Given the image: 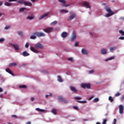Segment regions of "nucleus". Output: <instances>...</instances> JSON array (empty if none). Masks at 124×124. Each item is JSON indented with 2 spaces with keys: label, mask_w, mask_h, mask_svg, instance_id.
<instances>
[{
  "label": "nucleus",
  "mask_w": 124,
  "mask_h": 124,
  "mask_svg": "<svg viewBox=\"0 0 124 124\" xmlns=\"http://www.w3.org/2000/svg\"><path fill=\"white\" fill-rule=\"evenodd\" d=\"M105 10L107 11V12H108V14H107L105 15V17H110L112 16V15H113L114 13H113V11L111 10V8L109 7H105Z\"/></svg>",
  "instance_id": "f257e3e1"
},
{
  "label": "nucleus",
  "mask_w": 124,
  "mask_h": 124,
  "mask_svg": "<svg viewBox=\"0 0 124 124\" xmlns=\"http://www.w3.org/2000/svg\"><path fill=\"white\" fill-rule=\"evenodd\" d=\"M34 35H36L38 37H41L45 36V34L41 32H35L33 33Z\"/></svg>",
  "instance_id": "f03ea898"
},
{
  "label": "nucleus",
  "mask_w": 124,
  "mask_h": 124,
  "mask_svg": "<svg viewBox=\"0 0 124 124\" xmlns=\"http://www.w3.org/2000/svg\"><path fill=\"white\" fill-rule=\"evenodd\" d=\"M81 87L83 89H91V84L90 83H82L81 84Z\"/></svg>",
  "instance_id": "7ed1b4c3"
},
{
  "label": "nucleus",
  "mask_w": 124,
  "mask_h": 124,
  "mask_svg": "<svg viewBox=\"0 0 124 124\" xmlns=\"http://www.w3.org/2000/svg\"><path fill=\"white\" fill-rule=\"evenodd\" d=\"M34 47L36 48V49H43L44 48V46L43 45L40 43L36 44L34 45Z\"/></svg>",
  "instance_id": "20e7f679"
},
{
  "label": "nucleus",
  "mask_w": 124,
  "mask_h": 124,
  "mask_svg": "<svg viewBox=\"0 0 124 124\" xmlns=\"http://www.w3.org/2000/svg\"><path fill=\"white\" fill-rule=\"evenodd\" d=\"M58 99L59 100H60V101H62V102H64V103L66 104L68 103V102L67 101V100H65L64 98H63V97L62 96H59L58 97Z\"/></svg>",
  "instance_id": "39448f33"
},
{
  "label": "nucleus",
  "mask_w": 124,
  "mask_h": 124,
  "mask_svg": "<svg viewBox=\"0 0 124 124\" xmlns=\"http://www.w3.org/2000/svg\"><path fill=\"white\" fill-rule=\"evenodd\" d=\"M53 28L52 27H48L46 29H44V31H45V32H46L47 33H49V32H51L52 31H53Z\"/></svg>",
  "instance_id": "423d86ee"
},
{
  "label": "nucleus",
  "mask_w": 124,
  "mask_h": 124,
  "mask_svg": "<svg viewBox=\"0 0 124 124\" xmlns=\"http://www.w3.org/2000/svg\"><path fill=\"white\" fill-rule=\"evenodd\" d=\"M49 16V13H46V14L44 15H42L39 17V20H42V19H44V18H45V17H47Z\"/></svg>",
  "instance_id": "0eeeda50"
},
{
  "label": "nucleus",
  "mask_w": 124,
  "mask_h": 124,
  "mask_svg": "<svg viewBox=\"0 0 124 124\" xmlns=\"http://www.w3.org/2000/svg\"><path fill=\"white\" fill-rule=\"evenodd\" d=\"M120 114H124V106L120 105L119 106Z\"/></svg>",
  "instance_id": "6e6552de"
},
{
  "label": "nucleus",
  "mask_w": 124,
  "mask_h": 124,
  "mask_svg": "<svg viewBox=\"0 0 124 124\" xmlns=\"http://www.w3.org/2000/svg\"><path fill=\"white\" fill-rule=\"evenodd\" d=\"M83 5H84V6L86 7V8H90L91 9V6H90V4L89 2L87 1H84L82 2Z\"/></svg>",
  "instance_id": "1a4fd4ad"
},
{
  "label": "nucleus",
  "mask_w": 124,
  "mask_h": 124,
  "mask_svg": "<svg viewBox=\"0 0 124 124\" xmlns=\"http://www.w3.org/2000/svg\"><path fill=\"white\" fill-rule=\"evenodd\" d=\"M30 50L35 54H38V53H39V52L37 50L35 49V48L33 46H31Z\"/></svg>",
  "instance_id": "9d476101"
},
{
  "label": "nucleus",
  "mask_w": 124,
  "mask_h": 124,
  "mask_svg": "<svg viewBox=\"0 0 124 124\" xmlns=\"http://www.w3.org/2000/svg\"><path fill=\"white\" fill-rule=\"evenodd\" d=\"M70 90L72 91L74 93H77V89H76V88L75 87H74V86H70Z\"/></svg>",
  "instance_id": "9b49d317"
},
{
  "label": "nucleus",
  "mask_w": 124,
  "mask_h": 124,
  "mask_svg": "<svg viewBox=\"0 0 124 124\" xmlns=\"http://www.w3.org/2000/svg\"><path fill=\"white\" fill-rule=\"evenodd\" d=\"M76 33L75 32H73L72 37L71 38V41H74V40H76Z\"/></svg>",
  "instance_id": "f8f14e48"
},
{
  "label": "nucleus",
  "mask_w": 124,
  "mask_h": 124,
  "mask_svg": "<svg viewBox=\"0 0 124 124\" xmlns=\"http://www.w3.org/2000/svg\"><path fill=\"white\" fill-rule=\"evenodd\" d=\"M76 15L75 14L73 13L71 16H70L69 18L68 19V21H71V20H73L75 18Z\"/></svg>",
  "instance_id": "ddd939ff"
},
{
  "label": "nucleus",
  "mask_w": 124,
  "mask_h": 124,
  "mask_svg": "<svg viewBox=\"0 0 124 124\" xmlns=\"http://www.w3.org/2000/svg\"><path fill=\"white\" fill-rule=\"evenodd\" d=\"M24 5L27 6H32V4H31V2H29V1H24Z\"/></svg>",
  "instance_id": "4468645a"
},
{
  "label": "nucleus",
  "mask_w": 124,
  "mask_h": 124,
  "mask_svg": "<svg viewBox=\"0 0 124 124\" xmlns=\"http://www.w3.org/2000/svg\"><path fill=\"white\" fill-rule=\"evenodd\" d=\"M81 53L83 55H88V54H89L88 51H87L85 48H82L81 49Z\"/></svg>",
  "instance_id": "2eb2a0df"
},
{
  "label": "nucleus",
  "mask_w": 124,
  "mask_h": 124,
  "mask_svg": "<svg viewBox=\"0 0 124 124\" xmlns=\"http://www.w3.org/2000/svg\"><path fill=\"white\" fill-rule=\"evenodd\" d=\"M102 55H106L107 54V49L103 48L101 50Z\"/></svg>",
  "instance_id": "dca6fc26"
},
{
  "label": "nucleus",
  "mask_w": 124,
  "mask_h": 124,
  "mask_svg": "<svg viewBox=\"0 0 124 124\" xmlns=\"http://www.w3.org/2000/svg\"><path fill=\"white\" fill-rule=\"evenodd\" d=\"M11 45L16 51H18L19 50V46H18L17 45H14L11 44Z\"/></svg>",
  "instance_id": "f3484780"
},
{
  "label": "nucleus",
  "mask_w": 124,
  "mask_h": 124,
  "mask_svg": "<svg viewBox=\"0 0 124 124\" xmlns=\"http://www.w3.org/2000/svg\"><path fill=\"white\" fill-rule=\"evenodd\" d=\"M67 34H68L67 32H63L61 34V36L63 38H65V37L66 36H67Z\"/></svg>",
  "instance_id": "a211bd4d"
},
{
  "label": "nucleus",
  "mask_w": 124,
  "mask_h": 124,
  "mask_svg": "<svg viewBox=\"0 0 124 124\" xmlns=\"http://www.w3.org/2000/svg\"><path fill=\"white\" fill-rule=\"evenodd\" d=\"M6 72H8V73H9V74H11V75L14 76V74H13V73H12V71H11L10 68L6 69Z\"/></svg>",
  "instance_id": "6ab92c4d"
},
{
  "label": "nucleus",
  "mask_w": 124,
  "mask_h": 124,
  "mask_svg": "<svg viewBox=\"0 0 124 124\" xmlns=\"http://www.w3.org/2000/svg\"><path fill=\"white\" fill-rule=\"evenodd\" d=\"M34 19V16L33 15H31V16H28L27 17V20H33Z\"/></svg>",
  "instance_id": "aec40b11"
},
{
  "label": "nucleus",
  "mask_w": 124,
  "mask_h": 124,
  "mask_svg": "<svg viewBox=\"0 0 124 124\" xmlns=\"http://www.w3.org/2000/svg\"><path fill=\"white\" fill-rule=\"evenodd\" d=\"M22 55L23 57H28L30 55V53L27 52V51H24L22 52Z\"/></svg>",
  "instance_id": "412c9836"
},
{
  "label": "nucleus",
  "mask_w": 124,
  "mask_h": 124,
  "mask_svg": "<svg viewBox=\"0 0 124 124\" xmlns=\"http://www.w3.org/2000/svg\"><path fill=\"white\" fill-rule=\"evenodd\" d=\"M16 65H17V63L13 62L9 64V66L10 67H12V66H16Z\"/></svg>",
  "instance_id": "4be33fe9"
},
{
  "label": "nucleus",
  "mask_w": 124,
  "mask_h": 124,
  "mask_svg": "<svg viewBox=\"0 0 124 124\" xmlns=\"http://www.w3.org/2000/svg\"><path fill=\"white\" fill-rule=\"evenodd\" d=\"M17 3L19 4H24L25 0H19L18 1H17Z\"/></svg>",
  "instance_id": "5701e85b"
},
{
  "label": "nucleus",
  "mask_w": 124,
  "mask_h": 124,
  "mask_svg": "<svg viewBox=\"0 0 124 124\" xmlns=\"http://www.w3.org/2000/svg\"><path fill=\"white\" fill-rule=\"evenodd\" d=\"M4 5H5V6H11V5H12V4L8 2H5L4 3Z\"/></svg>",
  "instance_id": "b1692460"
},
{
  "label": "nucleus",
  "mask_w": 124,
  "mask_h": 124,
  "mask_svg": "<svg viewBox=\"0 0 124 124\" xmlns=\"http://www.w3.org/2000/svg\"><path fill=\"white\" fill-rule=\"evenodd\" d=\"M36 111H38V112H43L45 111L44 109H40L39 108H36Z\"/></svg>",
  "instance_id": "393cba45"
},
{
  "label": "nucleus",
  "mask_w": 124,
  "mask_h": 124,
  "mask_svg": "<svg viewBox=\"0 0 124 124\" xmlns=\"http://www.w3.org/2000/svg\"><path fill=\"white\" fill-rule=\"evenodd\" d=\"M57 78H58V82H62V77H61L60 76H58Z\"/></svg>",
  "instance_id": "a878e982"
},
{
  "label": "nucleus",
  "mask_w": 124,
  "mask_h": 124,
  "mask_svg": "<svg viewBox=\"0 0 124 124\" xmlns=\"http://www.w3.org/2000/svg\"><path fill=\"white\" fill-rule=\"evenodd\" d=\"M19 88L20 89H27V86L25 85H19Z\"/></svg>",
  "instance_id": "bb28decb"
},
{
  "label": "nucleus",
  "mask_w": 124,
  "mask_h": 124,
  "mask_svg": "<svg viewBox=\"0 0 124 124\" xmlns=\"http://www.w3.org/2000/svg\"><path fill=\"white\" fill-rule=\"evenodd\" d=\"M52 113L54 114V115H57V109H53L51 110Z\"/></svg>",
  "instance_id": "cd10ccee"
},
{
  "label": "nucleus",
  "mask_w": 124,
  "mask_h": 124,
  "mask_svg": "<svg viewBox=\"0 0 124 124\" xmlns=\"http://www.w3.org/2000/svg\"><path fill=\"white\" fill-rule=\"evenodd\" d=\"M115 59V57L112 56L111 57L109 58L107 60H106V62H108V61H111L112 60H114Z\"/></svg>",
  "instance_id": "c85d7f7f"
},
{
  "label": "nucleus",
  "mask_w": 124,
  "mask_h": 124,
  "mask_svg": "<svg viewBox=\"0 0 124 124\" xmlns=\"http://www.w3.org/2000/svg\"><path fill=\"white\" fill-rule=\"evenodd\" d=\"M58 1L59 2H61V3H66V1H65V0H58Z\"/></svg>",
  "instance_id": "c756f323"
},
{
  "label": "nucleus",
  "mask_w": 124,
  "mask_h": 124,
  "mask_svg": "<svg viewBox=\"0 0 124 124\" xmlns=\"http://www.w3.org/2000/svg\"><path fill=\"white\" fill-rule=\"evenodd\" d=\"M61 13H63L64 12L65 13H68V11L67 10H61Z\"/></svg>",
  "instance_id": "7c9ffc66"
},
{
  "label": "nucleus",
  "mask_w": 124,
  "mask_h": 124,
  "mask_svg": "<svg viewBox=\"0 0 124 124\" xmlns=\"http://www.w3.org/2000/svg\"><path fill=\"white\" fill-rule=\"evenodd\" d=\"M108 100H109L110 102H113L114 101V99L112 98V96H109L108 97Z\"/></svg>",
  "instance_id": "2f4dec72"
},
{
  "label": "nucleus",
  "mask_w": 124,
  "mask_h": 124,
  "mask_svg": "<svg viewBox=\"0 0 124 124\" xmlns=\"http://www.w3.org/2000/svg\"><path fill=\"white\" fill-rule=\"evenodd\" d=\"M25 9H26V8H21L19 9V12H23V11H24Z\"/></svg>",
  "instance_id": "473e14b6"
},
{
  "label": "nucleus",
  "mask_w": 124,
  "mask_h": 124,
  "mask_svg": "<svg viewBox=\"0 0 124 124\" xmlns=\"http://www.w3.org/2000/svg\"><path fill=\"white\" fill-rule=\"evenodd\" d=\"M99 99L98 98H95L93 99V102H98Z\"/></svg>",
  "instance_id": "72a5a7b5"
},
{
  "label": "nucleus",
  "mask_w": 124,
  "mask_h": 124,
  "mask_svg": "<svg viewBox=\"0 0 124 124\" xmlns=\"http://www.w3.org/2000/svg\"><path fill=\"white\" fill-rule=\"evenodd\" d=\"M36 38V36L34 35H31L30 36V39H35Z\"/></svg>",
  "instance_id": "f704fd0d"
},
{
  "label": "nucleus",
  "mask_w": 124,
  "mask_h": 124,
  "mask_svg": "<svg viewBox=\"0 0 124 124\" xmlns=\"http://www.w3.org/2000/svg\"><path fill=\"white\" fill-rule=\"evenodd\" d=\"M78 103H87V101H78Z\"/></svg>",
  "instance_id": "c9c22d12"
},
{
  "label": "nucleus",
  "mask_w": 124,
  "mask_h": 124,
  "mask_svg": "<svg viewBox=\"0 0 124 124\" xmlns=\"http://www.w3.org/2000/svg\"><path fill=\"white\" fill-rule=\"evenodd\" d=\"M73 109H74L75 110H76L77 111H78V110H79V108H78V107L77 106H73Z\"/></svg>",
  "instance_id": "e433bc0d"
},
{
  "label": "nucleus",
  "mask_w": 124,
  "mask_h": 124,
  "mask_svg": "<svg viewBox=\"0 0 124 124\" xmlns=\"http://www.w3.org/2000/svg\"><path fill=\"white\" fill-rule=\"evenodd\" d=\"M57 23H58V21H57L55 20V21H54L51 22V24H50V25H56V24H57Z\"/></svg>",
  "instance_id": "4c0bfd02"
},
{
  "label": "nucleus",
  "mask_w": 124,
  "mask_h": 124,
  "mask_svg": "<svg viewBox=\"0 0 124 124\" xmlns=\"http://www.w3.org/2000/svg\"><path fill=\"white\" fill-rule=\"evenodd\" d=\"M106 123H107V119H103L102 124H106Z\"/></svg>",
  "instance_id": "58836bf2"
},
{
  "label": "nucleus",
  "mask_w": 124,
  "mask_h": 124,
  "mask_svg": "<svg viewBox=\"0 0 124 124\" xmlns=\"http://www.w3.org/2000/svg\"><path fill=\"white\" fill-rule=\"evenodd\" d=\"M29 46H30V43H26V44L25 45V48H29Z\"/></svg>",
  "instance_id": "ea45409f"
},
{
  "label": "nucleus",
  "mask_w": 124,
  "mask_h": 124,
  "mask_svg": "<svg viewBox=\"0 0 124 124\" xmlns=\"http://www.w3.org/2000/svg\"><path fill=\"white\" fill-rule=\"evenodd\" d=\"M119 33L122 34V35H124V31H123V30H120L119 31Z\"/></svg>",
  "instance_id": "a19ab883"
},
{
  "label": "nucleus",
  "mask_w": 124,
  "mask_h": 124,
  "mask_svg": "<svg viewBox=\"0 0 124 124\" xmlns=\"http://www.w3.org/2000/svg\"><path fill=\"white\" fill-rule=\"evenodd\" d=\"M75 99L78 100H80V99H82V97H75Z\"/></svg>",
  "instance_id": "79ce46f5"
},
{
  "label": "nucleus",
  "mask_w": 124,
  "mask_h": 124,
  "mask_svg": "<svg viewBox=\"0 0 124 124\" xmlns=\"http://www.w3.org/2000/svg\"><path fill=\"white\" fill-rule=\"evenodd\" d=\"M12 117L14 118L15 119H18V117H17L16 115H12Z\"/></svg>",
  "instance_id": "37998d69"
},
{
  "label": "nucleus",
  "mask_w": 124,
  "mask_h": 124,
  "mask_svg": "<svg viewBox=\"0 0 124 124\" xmlns=\"http://www.w3.org/2000/svg\"><path fill=\"white\" fill-rule=\"evenodd\" d=\"M18 33V35H20L21 36L23 35V32L22 31H19Z\"/></svg>",
  "instance_id": "c03bdc74"
},
{
  "label": "nucleus",
  "mask_w": 124,
  "mask_h": 124,
  "mask_svg": "<svg viewBox=\"0 0 124 124\" xmlns=\"http://www.w3.org/2000/svg\"><path fill=\"white\" fill-rule=\"evenodd\" d=\"M115 48L114 46H112L109 48L110 51H113V50H115Z\"/></svg>",
  "instance_id": "a18cd8bd"
},
{
  "label": "nucleus",
  "mask_w": 124,
  "mask_h": 124,
  "mask_svg": "<svg viewBox=\"0 0 124 124\" xmlns=\"http://www.w3.org/2000/svg\"><path fill=\"white\" fill-rule=\"evenodd\" d=\"M79 45V43L78 42H77L75 43L74 46L76 47H77Z\"/></svg>",
  "instance_id": "49530a36"
},
{
  "label": "nucleus",
  "mask_w": 124,
  "mask_h": 124,
  "mask_svg": "<svg viewBox=\"0 0 124 124\" xmlns=\"http://www.w3.org/2000/svg\"><path fill=\"white\" fill-rule=\"evenodd\" d=\"M68 61H70V62H73V59L72 58H68Z\"/></svg>",
  "instance_id": "de8ad7c7"
},
{
  "label": "nucleus",
  "mask_w": 124,
  "mask_h": 124,
  "mask_svg": "<svg viewBox=\"0 0 124 124\" xmlns=\"http://www.w3.org/2000/svg\"><path fill=\"white\" fill-rule=\"evenodd\" d=\"M121 95V93H117L115 94L116 96H120Z\"/></svg>",
  "instance_id": "09e8293b"
},
{
  "label": "nucleus",
  "mask_w": 124,
  "mask_h": 124,
  "mask_svg": "<svg viewBox=\"0 0 124 124\" xmlns=\"http://www.w3.org/2000/svg\"><path fill=\"white\" fill-rule=\"evenodd\" d=\"M9 28H10V26H6L5 27V30H8V29H9Z\"/></svg>",
  "instance_id": "8fccbe9b"
},
{
  "label": "nucleus",
  "mask_w": 124,
  "mask_h": 124,
  "mask_svg": "<svg viewBox=\"0 0 124 124\" xmlns=\"http://www.w3.org/2000/svg\"><path fill=\"white\" fill-rule=\"evenodd\" d=\"M116 123H117V119H114L113 123L112 124H116Z\"/></svg>",
  "instance_id": "3c124183"
},
{
  "label": "nucleus",
  "mask_w": 124,
  "mask_h": 124,
  "mask_svg": "<svg viewBox=\"0 0 124 124\" xmlns=\"http://www.w3.org/2000/svg\"><path fill=\"white\" fill-rule=\"evenodd\" d=\"M4 41V38H1L0 39V42H3Z\"/></svg>",
  "instance_id": "603ef678"
},
{
  "label": "nucleus",
  "mask_w": 124,
  "mask_h": 124,
  "mask_svg": "<svg viewBox=\"0 0 124 124\" xmlns=\"http://www.w3.org/2000/svg\"><path fill=\"white\" fill-rule=\"evenodd\" d=\"M118 39H120V40H124V37L121 36V37H120Z\"/></svg>",
  "instance_id": "864d4df0"
},
{
  "label": "nucleus",
  "mask_w": 124,
  "mask_h": 124,
  "mask_svg": "<svg viewBox=\"0 0 124 124\" xmlns=\"http://www.w3.org/2000/svg\"><path fill=\"white\" fill-rule=\"evenodd\" d=\"M94 71L93 70H91L89 71L90 74H93V73L94 72Z\"/></svg>",
  "instance_id": "5fc2aeb1"
},
{
  "label": "nucleus",
  "mask_w": 124,
  "mask_h": 124,
  "mask_svg": "<svg viewBox=\"0 0 124 124\" xmlns=\"http://www.w3.org/2000/svg\"><path fill=\"white\" fill-rule=\"evenodd\" d=\"M63 6L65 7H67V6H69V4H65V3H64V4H63Z\"/></svg>",
  "instance_id": "6e6d98bb"
},
{
  "label": "nucleus",
  "mask_w": 124,
  "mask_h": 124,
  "mask_svg": "<svg viewBox=\"0 0 124 124\" xmlns=\"http://www.w3.org/2000/svg\"><path fill=\"white\" fill-rule=\"evenodd\" d=\"M93 97H94L93 95L91 96V97L89 99V100H92V99H93Z\"/></svg>",
  "instance_id": "4d7b16f0"
},
{
  "label": "nucleus",
  "mask_w": 124,
  "mask_h": 124,
  "mask_svg": "<svg viewBox=\"0 0 124 124\" xmlns=\"http://www.w3.org/2000/svg\"><path fill=\"white\" fill-rule=\"evenodd\" d=\"M9 2H11V1H17V0H8Z\"/></svg>",
  "instance_id": "13d9d810"
},
{
  "label": "nucleus",
  "mask_w": 124,
  "mask_h": 124,
  "mask_svg": "<svg viewBox=\"0 0 124 124\" xmlns=\"http://www.w3.org/2000/svg\"><path fill=\"white\" fill-rule=\"evenodd\" d=\"M31 101H33V100H34V97H31Z\"/></svg>",
  "instance_id": "bf43d9fd"
},
{
  "label": "nucleus",
  "mask_w": 124,
  "mask_h": 124,
  "mask_svg": "<svg viewBox=\"0 0 124 124\" xmlns=\"http://www.w3.org/2000/svg\"><path fill=\"white\" fill-rule=\"evenodd\" d=\"M31 124V122H30V121H28L26 123V124Z\"/></svg>",
  "instance_id": "052dcab7"
},
{
  "label": "nucleus",
  "mask_w": 124,
  "mask_h": 124,
  "mask_svg": "<svg viewBox=\"0 0 124 124\" xmlns=\"http://www.w3.org/2000/svg\"><path fill=\"white\" fill-rule=\"evenodd\" d=\"M82 121H84V122H87L88 121H89L88 119H83Z\"/></svg>",
  "instance_id": "680f3d73"
},
{
  "label": "nucleus",
  "mask_w": 124,
  "mask_h": 124,
  "mask_svg": "<svg viewBox=\"0 0 124 124\" xmlns=\"http://www.w3.org/2000/svg\"><path fill=\"white\" fill-rule=\"evenodd\" d=\"M3 90H2V88H0V93L2 92Z\"/></svg>",
  "instance_id": "e2e57ef3"
},
{
  "label": "nucleus",
  "mask_w": 124,
  "mask_h": 124,
  "mask_svg": "<svg viewBox=\"0 0 124 124\" xmlns=\"http://www.w3.org/2000/svg\"><path fill=\"white\" fill-rule=\"evenodd\" d=\"M3 3V2H0V6H1V5H2Z\"/></svg>",
  "instance_id": "0e129e2a"
},
{
  "label": "nucleus",
  "mask_w": 124,
  "mask_h": 124,
  "mask_svg": "<svg viewBox=\"0 0 124 124\" xmlns=\"http://www.w3.org/2000/svg\"><path fill=\"white\" fill-rule=\"evenodd\" d=\"M48 96H52V93H49Z\"/></svg>",
  "instance_id": "69168bd1"
},
{
  "label": "nucleus",
  "mask_w": 124,
  "mask_h": 124,
  "mask_svg": "<svg viewBox=\"0 0 124 124\" xmlns=\"http://www.w3.org/2000/svg\"><path fill=\"white\" fill-rule=\"evenodd\" d=\"M31 1H32V2H35V0H31Z\"/></svg>",
  "instance_id": "338daca9"
},
{
  "label": "nucleus",
  "mask_w": 124,
  "mask_h": 124,
  "mask_svg": "<svg viewBox=\"0 0 124 124\" xmlns=\"http://www.w3.org/2000/svg\"><path fill=\"white\" fill-rule=\"evenodd\" d=\"M96 124H101L100 122H96Z\"/></svg>",
  "instance_id": "774afa93"
}]
</instances>
